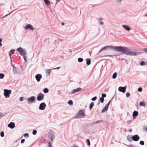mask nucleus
I'll return each mask as SVG.
<instances>
[{"instance_id": "nucleus-1", "label": "nucleus", "mask_w": 147, "mask_h": 147, "mask_svg": "<svg viewBox=\"0 0 147 147\" xmlns=\"http://www.w3.org/2000/svg\"><path fill=\"white\" fill-rule=\"evenodd\" d=\"M125 51L124 54L131 56L137 55L140 54L139 52L131 51L126 47H118L117 52Z\"/></svg>"}, {"instance_id": "nucleus-2", "label": "nucleus", "mask_w": 147, "mask_h": 147, "mask_svg": "<svg viewBox=\"0 0 147 147\" xmlns=\"http://www.w3.org/2000/svg\"><path fill=\"white\" fill-rule=\"evenodd\" d=\"M85 113V109L81 110L76 114V117L80 118H84L86 116Z\"/></svg>"}, {"instance_id": "nucleus-3", "label": "nucleus", "mask_w": 147, "mask_h": 147, "mask_svg": "<svg viewBox=\"0 0 147 147\" xmlns=\"http://www.w3.org/2000/svg\"><path fill=\"white\" fill-rule=\"evenodd\" d=\"M118 47H114L112 46H107L102 48L99 51V53L101 52L102 51L106 50L107 49L110 48L113 49L115 51H117Z\"/></svg>"}, {"instance_id": "nucleus-4", "label": "nucleus", "mask_w": 147, "mask_h": 147, "mask_svg": "<svg viewBox=\"0 0 147 147\" xmlns=\"http://www.w3.org/2000/svg\"><path fill=\"white\" fill-rule=\"evenodd\" d=\"M17 51L19 53L20 55L22 56L25 55L27 54V51L25 49L22 47H19L17 49Z\"/></svg>"}, {"instance_id": "nucleus-5", "label": "nucleus", "mask_w": 147, "mask_h": 147, "mask_svg": "<svg viewBox=\"0 0 147 147\" xmlns=\"http://www.w3.org/2000/svg\"><path fill=\"white\" fill-rule=\"evenodd\" d=\"M4 95L6 98H9L10 97V94L11 93V90H9L4 89Z\"/></svg>"}, {"instance_id": "nucleus-6", "label": "nucleus", "mask_w": 147, "mask_h": 147, "mask_svg": "<svg viewBox=\"0 0 147 147\" xmlns=\"http://www.w3.org/2000/svg\"><path fill=\"white\" fill-rule=\"evenodd\" d=\"M36 97L35 96H32L27 99V102L28 104H31L34 102L36 99Z\"/></svg>"}, {"instance_id": "nucleus-7", "label": "nucleus", "mask_w": 147, "mask_h": 147, "mask_svg": "<svg viewBox=\"0 0 147 147\" xmlns=\"http://www.w3.org/2000/svg\"><path fill=\"white\" fill-rule=\"evenodd\" d=\"M44 98V95L41 93H40L38 94L37 99L38 101H40L43 100Z\"/></svg>"}, {"instance_id": "nucleus-8", "label": "nucleus", "mask_w": 147, "mask_h": 147, "mask_svg": "<svg viewBox=\"0 0 147 147\" xmlns=\"http://www.w3.org/2000/svg\"><path fill=\"white\" fill-rule=\"evenodd\" d=\"M46 107V105L44 102H43L40 105L39 109L40 110H43Z\"/></svg>"}, {"instance_id": "nucleus-9", "label": "nucleus", "mask_w": 147, "mask_h": 147, "mask_svg": "<svg viewBox=\"0 0 147 147\" xmlns=\"http://www.w3.org/2000/svg\"><path fill=\"white\" fill-rule=\"evenodd\" d=\"M131 138L133 141H137L140 139V138L138 135L136 134L133 136Z\"/></svg>"}, {"instance_id": "nucleus-10", "label": "nucleus", "mask_w": 147, "mask_h": 147, "mask_svg": "<svg viewBox=\"0 0 147 147\" xmlns=\"http://www.w3.org/2000/svg\"><path fill=\"white\" fill-rule=\"evenodd\" d=\"M29 28L32 31H33L34 30V29L33 26L30 24H28L25 27V30H27Z\"/></svg>"}, {"instance_id": "nucleus-11", "label": "nucleus", "mask_w": 147, "mask_h": 147, "mask_svg": "<svg viewBox=\"0 0 147 147\" xmlns=\"http://www.w3.org/2000/svg\"><path fill=\"white\" fill-rule=\"evenodd\" d=\"M111 102V101H109V102L106 105L104 108V109H103V110L102 111V113H103L106 111H107L108 110V109L109 106V105L110 104Z\"/></svg>"}, {"instance_id": "nucleus-12", "label": "nucleus", "mask_w": 147, "mask_h": 147, "mask_svg": "<svg viewBox=\"0 0 147 147\" xmlns=\"http://www.w3.org/2000/svg\"><path fill=\"white\" fill-rule=\"evenodd\" d=\"M48 136L49 138H50L52 142L53 141L55 136L51 132H50L48 134Z\"/></svg>"}, {"instance_id": "nucleus-13", "label": "nucleus", "mask_w": 147, "mask_h": 147, "mask_svg": "<svg viewBox=\"0 0 147 147\" xmlns=\"http://www.w3.org/2000/svg\"><path fill=\"white\" fill-rule=\"evenodd\" d=\"M42 78L41 74H36L35 76V78L36 79L37 82H38L40 81L41 79Z\"/></svg>"}, {"instance_id": "nucleus-14", "label": "nucleus", "mask_w": 147, "mask_h": 147, "mask_svg": "<svg viewBox=\"0 0 147 147\" xmlns=\"http://www.w3.org/2000/svg\"><path fill=\"white\" fill-rule=\"evenodd\" d=\"M126 87H119L118 88V90L119 91L123 93H124L125 91Z\"/></svg>"}, {"instance_id": "nucleus-15", "label": "nucleus", "mask_w": 147, "mask_h": 147, "mask_svg": "<svg viewBox=\"0 0 147 147\" xmlns=\"http://www.w3.org/2000/svg\"><path fill=\"white\" fill-rule=\"evenodd\" d=\"M7 126L11 129H12L15 127V124L14 123L11 122Z\"/></svg>"}, {"instance_id": "nucleus-16", "label": "nucleus", "mask_w": 147, "mask_h": 147, "mask_svg": "<svg viewBox=\"0 0 147 147\" xmlns=\"http://www.w3.org/2000/svg\"><path fill=\"white\" fill-rule=\"evenodd\" d=\"M81 89V88H77L74 89L71 91V94H74L75 93L80 91Z\"/></svg>"}, {"instance_id": "nucleus-17", "label": "nucleus", "mask_w": 147, "mask_h": 147, "mask_svg": "<svg viewBox=\"0 0 147 147\" xmlns=\"http://www.w3.org/2000/svg\"><path fill=\"white\" fill-rule=\"evenodd\" d=\"M138 112L136 111H134L133 113V117L134 119H135L136 117L138 115Z\"/></svg>"}, {"instance_id": "nucleus-18", "label": "nucleus", "mask_w": 147, "mask_h": 147, "mask_svg": "<svg viewBox=\"0 0 147 147\" xmlns=\"http://www.w3.org/2000/svg\"><path fill=\"white\" fill-rule=\"evenodd\" d=\"M122 26L125 29V30L129 31L130 30V28L128 26L125 25H123Z\"/></svg>"}, {"instance_id": "nucleus-19", "label": "nucleus", "mask_w": 147, "mask_h": 147, "mask_svg": "<svg viewBox=\"0 0 147 147\" xmlns=\"http://www.w3.org/2000/svg\"><path fill=\"white\" fill-rule=\"evenodd\" d=\"M51 69H48L46 71V75L47 77L49 76L51 74Z\"/></svg>"}, {"instance_id": "nucleus-20", "label": "nucleus", "mask_w": 147, "mask_h": 147, "mask_svg": "<svg viewBox=\"0 0 147 147\" xmlns=\"http://www.w3.org/2000/svg\"><path fill=\"white\" fill-rule=\"evenodd\" d=\"M86 64L88 65H89L91 63V59L90 58H87L86 59Z\"/></svg>"}, {"instance_id": "nucleus-21", "label": "nucleus", "mask_w": 147, "mask_h": 147, "mask_svg": "<svg viewBox=\"0 0 147 147\" xmlns=\"http://www.w3.org/2000/svg\"><path fill=\"white\" fill-rule=\"evenodd\" d=\"M139 105L140 107H145L146 105L144 101H140L139 103Z\"/></svg>"}, {"instance_id": "nucleus-22", "label": "nucleus", "mask_w": 147, "mask_h": 147, "mask_svg": "<svg viewBox=\"0 0 147 147\" xmlns=\"http://www.w3.org/2000/svg\"><path fill=\"white\" fill-rule=\"evenodd\" d=\"M98 20L100 25H102L104 24V22L102 21V19L101 18H99Z\"/></svg>"}, {"instance_id": "nucleus-23", "label": "nucleus", "mask_w": 147, "mask_h": 147, "mask_svg": "<svg viewBox=\"0 0 147 147\" xmlns=\"http://www.w3.org/2000/svg\"><path fill=\"white\" fill-rule=\"evenodd\" d=\"M14 51H15L14 50H11V51L9 53L10 56H11L12 55H13L14 53Z\"/></svg>"}, {"instance_id": "nucleus-24", "label": "nucleus", "mask_w": 147, "mask_h": 147, "mask_svg": "<svg viewBox=\"0 0 147 147\" xmlns=\"http://www.w3.org/2000/svg\"><path fill=\"white\" fill-rule=\"evenodd\" d=\"M13 72L14 74H16L17 73V71L16 68L14 66L13 67Z\"/></svg>"}, {"instance_id": "nucleus-25", "label": "nucleus", "mask_w": 147, "mask_h": 147, "mask_svg": "<svg viewBox=\"0 0 147 147\" xmlns=\"http://www.w3.org/2000/svg\"><path fill=\"white\" fill-rule=\"evenodd\" d=\"M15 10H13L12 11H11L10 13H9V14H7L4 16H3V17H2V18H6V17H7V16L9 15L10 14H11V13L13 11H14Z\"/></svg>"}, {"instance_id": "nucleus-26", "label": "nucleus", "mask_w": 147, "mask_h": 147, "mask_svg": "<svg viewBox=\"0 0 147 147\" xmlns=\"http://www.w3.org/2000/svg\"><path fill=\"white\" fill-rule=\"evenodd\" d=\"M46 4L47 5H49L50 2L49 0H43Z\"/></svg>"}, {"instance_id": "nucleus-27", "label": "nucleus", "mask_w": 147, "mask_h": 147, "mask_svg": "<svg viewBox=\"0 0 147 147\" xmlns=\"http://www.w3.org/2000/svg\"><path fill=\"white\" fill-rule=\"evenodd\" d=\"M94 105V103L93 102H92L90 105V109H91L93 107Z\"/></svg>"}, {"instance_id": "nucleus-28", "label": "nucleus", "mask_w": 147, "mask_h": 147, "mask_svg": "<svg viewBox=\"0 0 147 147\" xmlns=\"http://www.w3.org/2000/svg\"><path fill=\"white\" fill-rule=\"evenodd\" d=\"M117 76V74L116 72H115L113 74L112 76V78L113 79H115L116 78Z\"/></svg>"}, {"instance_id": "nucleus-29", "label": "nucleus", "mask_w": 147, "mask_h": 147, "mask_svg": "<svg viewBox=\"0 0 147 147\" xmlns=\"http://www.w3.org/2000/svg\"><path fill=\"white\" fill-rule=\"evenodd\" d=\"M49 89L47 88H45L43 90V92L45 93H48L49 92Z\"/></svg>"}, {"instance_id": "nucleus-30", "label": "nucleus", "mask_w": 147, "mask_h": 147, "mask_svg": "<svg viewBox=\"0 0 147 147\" xmlns=\"http://www.w3.org/2000/svg\"><path fill=\"white\" fill-rule=\"evenodd\" d=\"M5 75L2 73H0V79H3Z\"/></svg>"}, {"instance_id": "nucleus-31", "label": "nucleus", "mask_w": 147, "mask_h": 147, "mask_svg": "<svg viewBox=\"0 0 147 147\" xmlns=\"http://www.w3.org/2000/svg\"><path fill=\"white\" fill-rule=\"evenodd\" d=\"M68 104L72 106V105H73V102L71 100H69L68 101Z\"/></svg>"}, {"instance_id": "nucleus-32", "label": "nucleus", "mask_w": 147, "mask_h": 147, "mask_svg": "<svg viewBox=\"0 0 147 147\" xmlns=\"http://www.w3.org/2000/svg\"><path fill=\"white\" fill-rule=\"evenodd\" d=\"M83 59L81 58H79L78 59V61L79 62H82L83 61Z\"/></svg>"}, {"instance_id": "nucleus-33", "label": "nucleus", "mask_w": 147, "mask_h": 147, "mask_svg": "<svg viewBox=\"0 0 147 147\" xmlns=\"http://www.w3.org/2000/svg\"><path fill=\"white\" fill-rule=\"evenodd\" d=\"M86 142H87V144L88 146H90V142L89 140V139H87L86 140Z\"/></svg>"}, {"instance_id": "nucleus-34", "label": "nucleus", "mask_w": 147, "mask_h": 147, "mask_svg": "<svg viewBox=\"0 0 147 147\" xmlns=\"http://www.w3.org/2000/svg\"><path fill=\"white\" fill-rule=\"evenodd\" d=\"M100 102L102 103L103 102H104V98L101 97L100 98Z\"/></svg>"}, {"instance_id": "nucleus-35", "label": "nucleus", "mask_w": 147, "mask_h": 147, "mask_svg": "<svg viewBox=\"0 0 147 147\" xmlns=\"http://www.w3.org/2000/svg\"><path fill=\"white\" fill-rule=\"evenodd\" d=\"M140 144L142 145H144V142L143 141H140Z\"/></svg>"}, {"instance_id": "nucleus-36", "label": "nucleus", "mask_w": 147, "mask_h": 147, "mask_svg": "<svg viewBox=\"0 0 147 147\" xmlns=\"http://www.w3.org/2000/svg\"><path fill=\"white\" fill-rule=\"evenodd\" d=\"M37 133V131L36 130H34L32 131V134L34 135H35Z\"/></svg>"}, {"instance_id": "nucleus-37", "label": "nucleus", "mask_w": 147, "mask_h": 147, "mask_svg": "<svg viewBox=\"0 0 147 147\" xmlns=\"http://www.w3.org/2000/svg\"><path fill=\"white\" fill-rule=\"evenodd\" d=\"M97 97L96 96H94V97L92 98L91 100L92 101H95V100L96 99H97Z\"/></svg>"}, {"instance_id": "nucleus-38", "label": "nucleus", "mask_w": 147, "mask_h": 147, "mask_svg": "<svg viewBox=\"0 0 147 147\" xmlns=\"http://www.w3.org/2000/svg\"><path fill=\"white\" fill-rule=\"evenodd\" d=\"M0 135L1 137H3L4 136V133L3 131L1 132Z\"/></svg>"}, {"instance_id": "nucleus-39", "label": "nucleus", "mask_w": 147, "mask_h": 147, "mask_svg": "<svg viewBox=\"0 0 147 147\" xmlns=\"http://www.w3.org/2000/svg\"><path fill=\"white\" fill-rule=\"evenodd\" d=\"M140 64L141 65H145V63L143 61H142L140 63Z\"/></svg>"}, {"instance_id": "nucleus-40", "label": "nucleus", "mask_w": 147, "mask_h": 147, "mask_svg": "<svg viewBox=\"0 0 147 147\" xmlns=\"http://www.w3.org/2000/svg\"><path fill=\"white\" fill-rule=\"evenodd\" d=\"M106 96V95L105 94H102V97L104 98Z\"/></svg>"}, {"instance_id": "nucleus-41", "label": "nucleus", "mask_w": 147, "mask_h": 147, "mask_svg": "<svg viewBox=\"0 0 147 147\" xmlns=\"http://www.w3.org/2000/svg\"><path fill=\"white\" fill-rule=\"evenodd\" d=\"M117 3L118 4H120L121 2L122 1V0H116Z\"/></svg>"}, {"instance_id": "nucleus-42", "label": "nucleus", "mask_w": 147, "mask_h": 147, "mask_svg": "<svg viewBox=\"0 0 147 147\" xmlns=\"http://www.w3.org/2000/svg\"><path fill=\"white\" fill-rule=\"evenodd\" d=\"M24 136L25 137H29V135L28 133H25L24 134Z\"/></svg>"}, {"instance_id": "nucleus-43", "label": "nucleus", "mask_w": 147, "mask_h": 147, "mask_svg": "<svg viewBox=\"0 0 147 147\" xmlns=\"http://www.w3.org/2000/svg\"><path fill=\"white\" fill-rule=\"evenodd\" d=\"M19 100L20 102H22L23 100V98L22 97H20L19 99Z\"/></svg>"}, {"instance_id": "nucleus-44", "label": "nucleus", "mask_w": 147, "mask_h": 147, "mask_svg": "<svg viewBox=\"0 0 147 147\" xmlns=\"http://www.w3.org/2000/svg\"><path fill=\"white\" fill-rule=\"evenodd\" d=\"M126 96L127 97H129L130 96V93L129 92H127L126 94Z\"/></svg>"}, {"instance_id": "nucleus-45", "label": "nucleus", "mask_w": 147, "mask_h": 147, "mask_svg": "<svg viewBox=\"0 0 147 147\" xmlns=\"http://www.w3.org/2000/svg\"><path fill=\"white\" fill-rule=\"evenodd\" d=\"M142 90V88L141 87H140L138 88V91L140 92H141Z\"/></svg>"}, {"instance_id": "nucleus-46", "label": "nucleus", "mask_w": 147, "mask_h": 147, "mask_svg": "<svg viewBox=\"0 0 147 147\" xmlns=\"http://www.w3.org/2000/svg\"><path fill=\"white\" fill-rule=\"evenodd\" d=\"M48 146L49 147H51V144L50 142H49L48 144Z\"/></svg>"}, {"instance_id": "nucleus-47", "label": "nucleus", "mask_w": 147, "mask_h": 147, "mask_svg": "<svg viewBox=\"0 0 147 147\" xmlns=\"http://www.w3.org/2000/svg\"><path fill=\"white\" fill-rule=\"evenodd\" d=\"M25 141V140L24 139H22L21 140V144H23L24 143Z\"/></svg>"}, {"instance_id": "nucleus-48", "label": "nucleus", "mask_w": 147, "mask_h": 147, "mask_svg": "<svg viewBox=\"0 0 147 147\" xmlns=\"http://www.w3.org/2000/svg\"><path fill=\"white\" fill-rule=\"evenodd\" d=\"M5 115L3 114L2 113H0V116L1 117L4 116Z\"/></svg>"}, {"instance_id": "nucleus-49", "label": "nucleus", "mask_w": 147, "mask_h": 147, "mask_svg": "<svg viewBox=\"0 0 147 147\" xmlns=\"http://www.w3.org/2000/svg\"><path fill=\"white\" fill-rule=\"evenodd\" d=\"M23 57L25 61L26 62V57L25 55H24L23 56Z\"/></svg>"}, {"instance_id": "nucleus-50", "label": "nucleus", "mask_w": 147, "mask_h": 147, "mask_svg": "<svg viewBox=\"0 0 147 147\" xmlns=\"http://www.w3.org/2000/svg\"><path fill=\"white\" fill-rule=\"evenodd\" d=\"M102 121L98 120V121H97L96 123H100L102 122Z\"/></svg>"}, {"instance_id": "nucleus-51", "label": "nucleus", "mask_w": 147, "mask_h": 147, "mask_svg": "<svg viewBox=\"0 0 147 147\" xmlns=\"http://www.w3.org/2000/svg\"><path fill=\"white\" fill-rule=\"evenodd\" d=\"M144 129L146 131H147V127H144Z\"/></svg>"}, {"instance_id": "nucleus-52", "label": "nucleus", "mask_w": 147, "mask_h": 147, "mask_svg": "<svg viewBox=\"0 0 147 147\" xmlns=\"http://www.w3.org/2000/svg\"><path fill=\"white\" fill-rule=\"evenodd\" d=\"M143 50L146 52L147 53V48H145L144 49H143Z\"/></svg>"}, {"instance_id": "nucleus-53", "label": "nucleus", "mask_w": 147, "mask_h": 147, "mask_svg": "<svg viewBox=\"0 0 147 147\" xmlns=\"http://www.w3.org/2000/svg\"><path fill=\"white\" fill-rule=\"evenodd\" d=\"M60 67H57L56 68H54L53 69H59L60 68Z\"/></svg>"}, {"instance_id": "nucleus-54", "label": "nucleus", "mask_w": 147, "mask_h": 147, "mask_svg": "<svg viewBox=\"0 0 147 147\" xmlns=\"http://www.w3.org/2000/svg\"><path fill=\"white\" fill-rule=\"evenodd\" d=\"M129 131L130 132H131L132 131V129L131 128L130 129Z\"/></svg>"}, {"instance_id": "nucleus-55", "label": "nucleus", "mask_w": 147, "mask_h": 147, "mask_svg": "<svg viewBox=\"0 0 147 147\" xmlns=\"http://www.w3.org/2000/svg\"><path fill=\"white\" fill-rule=\"evenodd\" d=\"M144 16H145V17H147V14H145V15H144Z\"/></svg>"}, {"instance_id": "nucleus-56", "label": "nucleus", "mask_w": 147, "mask_h": 147, "mask_svg": "<svg viewBox=\"0 0 147 147\" xmlns=\"http://www.w3.org/2000/svg\"><path fill=\"white\" fill-rule=\"evenodd\" d=\"M2 41V39L1 38H0V42H1Z\"/></svg>"}, {"instance_id": "nucleus-57", "label": "nucleus", "mask_w": 147, "mask_h": 147, "mask_svg": "<svg viewBox=\"0 0 147 147\" xmlns=\"http://www.w3.org/2000/svg\"><path fill=\"white\" fill-rule=\"evenodd\" d=\"M2 45V44L0 42V47H1Z\"/></svg>"}, {"instance_id": "nucleus-58", "label": "nucleus", "mask_w": 147, "mask_h": 147, "mask_svg": "<svg viewBox=\"0 0 147 147\" xmlns=\"http://www.w3.org/2000/svg\"><path fill=\"white\" fill-rule=\"evenodd\" d=\"M127 139L128 140V141H130V139L129 138H127Z\"/></svg>"}, {"instance_id": "nucleus-59", "label": "nucleus", "mask_w": 147, "mask_h": 147, "mask_svg": "<svg viewBox=\"0 0 147 147\" xmlns=\"http://www.w3.org/2000/svg\"><path fill=\"white\" fill-rule=\"evenodd\" d=\"M61 24H62V25H64V23H61Z\"/></svg>"}]
</instances>
